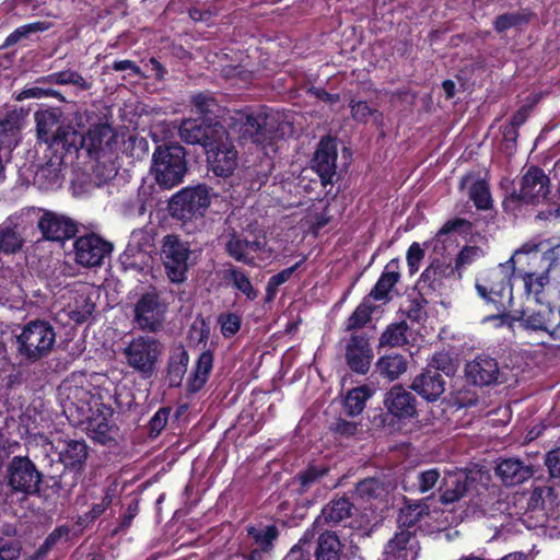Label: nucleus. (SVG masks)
Here are the masks:
<instances>
[{
	"mask_svg": "<svg viewBox=\"0 0 560 560\" xmlns=\"http://www.w3.org/2000/svg\"><path fill=\"white\" fill-rule=\"evenodd\" d=\"M226 125L225 137H217L207 142L206 153L209 167L217 176H230L237 166L238 154L231 142V137L252 142L267 148L276 139L282 138L291 131V126L282 119L278 112L260 109L234 110L223 118Z\"/></svg>",
	"mask_w": 560,
	"mask_h": 560,
	"instance_id": "nucleus-1",
	"label": "nucleus"
},
{
	"mask_svg": "<svg viewBox=\"0 0 560 560\" xmlns=\"http://www.w3.org/2000/svg\"><path fill=\"white\" fill-rule=\"evenodd\" d=\"M446 520L438 529H447L467 518L512 514V492H441Z\"/></svg>",
	"mask_w": 560,
	"mask_h": 560,
	"instance_id": "nucleus-2",
	"label": "nucleus"
},
{
	"mask_svg": "<svg viewBox=\"0 0 560 560\" xmlns=\"http://www.w3.org/2000/svg\"><path fill=\"white\" fill-rule=\"evenodd\" d=\"M537 260V245L526 243L514 252L509 260L481 275L476 281L478 295L495 305L498 311H506L513 306V289L511 279L522 260Z\"/></svg>",
	"mask_w": 560,
	"mask_h": 560,
	"instance_id": "nucleus-3",
	"label": "nucleus"
},
{
	"mask_svg": "<svg viewBox=\"0 0 560 560\" xmlns=\"http://www.w3.org/2000/svg\"><path fill=\"white\" fill-rule=\"evenodd\" d=\"M444 504L441 501V492L439 498L435 497V492L431 495L418 500L405 499V506L400 509L398 514L399 527L408 529L418 527L422 529L424 526L428 527L429 533H439L444 529H438L442 521L446 520V513H444Z\"/></svg>",
	"mask_w": 560,
	"mask_h": 560,
	"instance_id": "nucleus-4",
	"label": "nucleus"
},
{
	"mask_svg": "<svg viewBox=\"0 0 560 560\" xmlns=\"http://www.w3.org/2000/svg\"><path fill=\"white\" fill-rule=\"evenodd\" d=\"M186 172V152L182 145H160L155 149L151 174L161 187L171 189L179 185Z\"/></svg>",
	"mask_w": 560,
	"mask_h": 560,
	"instance_id": "nucleus-5",
	"label": "nucleus"
},
{
	"mask_svg": "<svg viewBox=\"0 0 560 560\" xmlns=\"http://www.w3.org/2000/svg\"><path fill=\"white\" fill-rule=\"evenodd\" d=\"M56 341L54 327L45 320L25 324L16 335L18 353L27 361H37L46 357Z\"/></svg>",
	"mask_w": 560,
	"mask_h": 560,
	"instance_id": "nucleus-6",
	"label": "nucleus"
},
{
	"mask_svg": "<svg viewBox=\"0 0 560 560\" xmlns=\"http://www.w3.org/2000/svg\"><path fill=\"white\" fill-rule=\"evenodd\" d=\"M162 353L163 346L149 336L133 338L124 349L127 364L144 378L154 374Z\"/></svg>",
	"mask_w": 560,
	"mask_h": 560,
	"instance_id": "nucleus-7",
	"label": "nucleus"
},
{
	"mask_svg": "<svg viewBox=\"0 0 560 560\" xmlns=\"http://www.w3.org/2000/svg\"><path fill=\"white\" fill-rule=\"evenodd\" d=\"M211 194L207 186L198 185L180 190L173 196L171 209L180 219L202 217L211 203Z\"/></svg>",
	"mask_w": 560,
	"mask_h": 560,
	"instance_id": "nucleus-8",
	"label": "nucleus"
},
{
	"mask_svg": "<svg viewBox=\"0 0 560 560\" xmlns=\"http://www.w3.org/2000/svg\"><path fill=\"white\" fill-rule=\"evenodd\" d=\"M161 255L171 281L183 282L186 278L190 255L188 244L175 235H167L164 237Z\"/></svg>",
	"mask_w": 560,
	"mask_h": 560,
	"instance_id": "nucleus-9",
	"label": "nucleus"
},
{
	"mask_svg": "<svg viewBox=\"0 0 560 560\" xmlns=\"http://www.w3.org/2000/svg\"><path fill=\"white\" fill-rule=\"evenodd\" d=\"M112 249L110 243L93 233L82 235L73 243L75 262L86 268L100 266Z\"/></svg>",
	"mask_w": 560,
	"mask_h": 560,
	"instance_id": "nucleus-10",
	"label": "nucleus"
},
{
	"mask_svg": "<svg viewBox=\"0 0 560 560\" xmlns=\"http://www.w3.org/2000/svg\"><path fill=\"white\" fill-rule=\"evenodd\" d=\"M226 127L221 122L211 124L205 119L195 118L185 119L179 127V137L183 141L190 144H202L207 148V142H211L217 137H225Z\"/></svg>",
	"mask_w": 560,
	"mask_h": 560,
	"instance_id": "nucleus-11",
	"label": "nucleus"
},
{
	"mask_svg": "<svg viewBox=\"0 0 560 560\" xmlns=\"http://www.w3.org/2000/svg\"><path fill=\"white\" fill-rule=\"evenodd\" d=\"M42 475L27 458L15 456L8 467V483L12 490H38Z\"/></svg>",
	"mask_w": 560,
	"mask_h": 560,
	"instance_id": "nucleus-12",
	"label": "nucleus"
},
{
	"mask_svg": "<svg viewBox=\"0 0 560 560\" xmlns=\"http://www.w3.org/2000/svg\"><path fill=\"white\" fill-rule=\"evenodd\" d=\"M116 138V132L109 124H95L83 136L82 147L85 148L91 156L100 160L101 158H106L113 151Z\"/></svg>",
	"mask_w": 560,
	"mask_h": 560,
	"instance_id": "nucleus-13",
	"label": "nucleus"
},
{
	"mask_svg": "<svg viewBox=\"0 0 560 560\" xmlns=\"http://www.w3.org/2000/svg\"><path fill=\"white\" fill-rule=\"evenodd\" d=\"M165 308L155 292L143 294L135 305V320L143 330L154 331L164 318Z\"/></svg>",
	"mask_w": 560,
	"mask_h": 560,
	"instance_id": "nucleus-14",
	"label": "nucleus"
},
{
	"mask_svg": "<svg viewBox=\"0 0 560 560\" xmlns=\"http://www.w3.org/2000/svg\"><path fill=\"white\" fill-rule=\"evenodd\" d=\"M526 501L525 513H530V517L549 518L553 517L555 508L558 505V492H512V502Z\"/></svg>",
	"mask_w": 560,
	"mask_h": 560,
	"instance_id": "nucleus-15",
	"label": "nucleus"
},
{
	"mask_svg": "<svg viewBox=\"0 0 560 560\" xmlns=\"http://www.w3.org/2000/svg\"><path fill=\"white\" fill-rule=\"evenodd\" d=\"M549 194V178L538 167H530L521 179L518 198L526 203H538Z\"/></svg>",
	"mask_w": 560,
	"mask_h": 560,
	"instance_id": "nucleus-16",
	"label": "nucleus"
},
{
	"mask_svg": "<svg viewBox=\"0 0 560 560\" xmlns=\"http://www.w3.org/2000/svg\"><path fill=\"white\" fill-rule=\"evenodd\" d=\"M525 329L546 331L553 336L560 328V308L555 310L549 305H540L539 310L526 315L524 312L516 318Z\"/></svg>",
	"mask_w": 560,
	"mask_h": 560,
	"instance_id": "nucleus-17",
	"label": "nucleus"
},
{
	"mask_svg": "<svg viewBox=\"0 0 560 560\" xmlns=\"http://www.w3.org/2000/svg\"><path fill=\"white\" fill-rule=\"evenodd\" d=\"M465 375L475 385L488 386L498 382L500 369L495 359L488 355H478L467 362Z\"/></svg>",
	"mask_w": 560,
	"mask_h": 560,
	"instance_id": "nucleus-18",
	"label": "nucleus"
},
{
	"mask_svg": "<svg viewBox=\"0 0 560 560\" xmlns=\"http://www.w3.org/2000/svg\"><path fill=\"white\" fill-rule=\"evenodd\" d=\"M92 288L86 284L79 285L70 292L62 312L74 323H83L94 311V302L91 298Z\"/></svg>",
	"mask_w": 560,
	"mask_h": 560,
	"instance_id": "nucleus-19",
	"label": "nucleus"
},
{
	"mask_svg": "<svg viewBox=\"0 0 560 560\" xmlns=\"http://www.w3.org/2000/svg\"><path fill=\"white\" fill-rule=\"evenodd\" d=\"M384 406L392 416L398 419H410L417 412L415 396L400 385L393 386L386 393Z\"/></svg>",
	"mask_w": 560,
	"mask_h": 560,
	"instance_id": "nucleus-20",
	"label": "nucleus"
},
{
	"mask_svg": "<svg viewBox=\"0 0 560 560\" xmlns=\"http://www.w3.org/2000/svg\"><path fill=\"white\" fill-rule=\"evenodd\" d=\"M346 358L350 369L357 373L365 374L371 365L373 350L365 336L354 335L347 345Z\"/></svg>",
	"mask_w": 560,
	"mask_h": 560,
	"instance_id": "nucleus-21",
	"label": "nucleus"
},
{
	"mask_svg": "<svg viewBox=\"0 0 560 560\" xmlns=\"http://www.w3.org/2000/svg\"><path fill=\"white\" fill-rule=\"evenodd\" d=\"M38 229L45 238L51 241H63L70 238L77 232L73 221L54 212H46L39 219Z\"/></svg>",
	"mask_w": 560,
	"mask_h": 560,
	"instance_id": "nucleus-22",
	"label": "nucleus"
},
{
	"mask_svg": "<svg viewBox=\"0 0 560 560\" xmlns=\"http://www.w3.org/2000/svg\"><path fill=\"white\" fill-rule=\"evenodd\" d=\"M337 159V148L332 139H322L314 156V168L322 178V182L328 183L335 174Z\"/></svg>",
	"mask_w": 560,
	"mask_h": 560,
	"instance_id": "nucleus-23",
	"label": "nucleus"
},
{
	"mask_svg": "<svg viewBox=\"0 0 560 560\" xmlns=\"http://www.w3.org/2000/svg\"><path fill=\"white\" fill-rule=\"evenodd\" d=\"M411 388L422 398L434 401L444 393L445 382L441 373L429 370L415 377Z\"/></svg>",
	"mask_w": 560,
	"mask_h": 560,
	"instance_id": "nucleus-24",
	"label": "nucleus"
},
{
	"mask_svg": "<svg viewBox=\"0 0 560 560\" xmlns=\"http://www.w3.org/2000/svg\"><path fill=\"white\" fill-rule=\"evenodd\" d=\"M497 475L505 486L513 487L528 480L533 469L517 458H506L497 466Z\"/></svg>",
	"mask_w": 560,
	"mask_h": 560,
	"instance_id": "nucleus-25",
	"label": "nucleus"
},
{
	"mask_svg": "<svg viewBox=\"0 0 560 560\" xmlns=\"http://www.w3.org/2000/svg\"><path fill=\"white\" fill-rule=\"evenodd\" d=\"M20 140V127L15 120L0 122V183L4 179V163Z\"/></svg>",
	"mask_w": 560,
	"mask_h": 560,
	"instance_id": "nucleus-26",
	"label": "nucleus"
},
{
	"mask_svg": "<svg viewBox=\"0 0 560 560\" xmlns=\"http://www.w3.org/2000/svg\"><path fill=\"white\" fill-rule=\"evenodd\" d=\"M38 140L47 144H55L56 136L61 126L59 115L52 110H43L35 114Z\"/></svg>",
	"mask_w": 560,
	"mask_h": 560,
	"instance_id": "nucleus-27",
	"label": "nucleus"
},
{
	"mask_svg": "<svg viewBox=\"0 0 560 560\" xmlns=\"http://www.w3.org/2000/svg\"><path fill=\"white\" fill-rule=\"evenodd\" d=\"M399 277V260L392 259L385 266L383 273L369 296L376 301L385 300L390 289L398 282Z\"/></svg>",
	"mask_w": 560,
	"mask_h": 560,
	"instance_id": "nucleus-28",
	"label": "nucleus"
},
{
	"mask_svg": "<svg viewBox=\"0 0 560 560\" xmlns=\"http://www.w3.org/2000/svg\"><path fill=\"white\" fill-rule=\"evenodd\" d=\"M352 508L353 504L345 497L334 499L322 510V514L316 520V523H319L323 518L328 525L335 526L351 516Z\"/></svg>",
	"mask_w": 560,
	"mask_h": 560,
	"instance_id": "nucleus-29",
	"label": "nucleus"
},
{
	"mask_svg": "<svg viewBox=\"0 0 560 560\" xmlns=\"http://www.w3.org/2000/svg\"><path fill=\"white\" fill-rule=\"evenodd\" d=\"M213 366V355L210 351H203L196 363L195 370L188 378L187 388L196 393L206 384Z\"/></svg>",
	"mask_w": 560,
	"mask_h": 560,
	"instance_id": "nucleus-30",
	"label": "nucleus"
},
{
	"mask_svg": "<svg viewBox=\"0 0 560 560\" xmlns=\"http://www.w3.org/2000/svg\"><path fill=\"white\" fill-rule=\"evenodd\" d=\"M59 459L67 467L80 465L86 458V445L83 441L69 440L57 445Z\"/></svg>",
	"mask_w": 560,
	"mask_h": 560,
	"instance_id": "nucleus-31",
	"label": "nucleus"
},
{
	"mask_svg": "<svg viewBox=\"0 0 560 560\" xmlns=\"http://www.w3.org/2000/svg\"><path fill=\"white\" fill-rule=\"evenodd\" d=\"M400 528L401 530L396 533L385 546L384 552L390 560H400L407 557L408 545L416 533V529L411 530L405 527Z\"/></svg>",
	"mask_w": 560,
	"mask_h": 560,
	"instance_id": "nucleus-32",
	"label": "nucleus"
},
{
	"mask_svg": "<svg viewBox=\"0 0 560 560\" xmlns=\"http://www.w3.org/2000/svg\"><path fill=\"white\" fill-rule=\"evenodd\" d=\"M376 370L388 381L397 380L407 370V362L402 355H384L376 362Z\"/></svg>",
	"mask_w": 560,
	"mask_h": 560,
	"instance_id": "nucleus-33",
	"label": "nucleus"
},
{
	"mask_svg": "<svg viewBox=\"0 0 560 560\" xmlns=\"http://www.w3.org/2000/svg\"><path fill=\"white\" fill-rule=\"evenodd\" d=\"M71 537V528L69 525L57 526L48 536L45 538L43 544L34 551L30 557V560H42L50 550L61 540L69 541Z\"/></svg>",
	"mask_w": 560,
	"mask_h": 560,
	"instance_id": "nucleus-34",
	"label": "nucleus"
},
{
	"mask_svg": "<svg viewBox=\"0 0 560 560\" xmlns=\"http://www.w3.org/2000/svg\"><path fill=\"white\" fill-rule=\"evenodd\" d=\"M341 544L336 534L325 533L318 538L316 560H340Z\"/></svg>",
	"mask_w": 560,
	"mask_h": 560,
	"instance_id": "nucleus-35",
	"label": "nucleus"
},
{
	"mask_svg": "<svg viewBox=\"0 0 560 560\" xmlns=\"http://www.w3.org/2000/svg\"><path fill=\"white\" fill-rule=\"evenodd\" d=\"M374 395V389L369 385H362L348 392L345 398V408L349 416L360 415L368 399Z\"/></svg>",
	"mask_w": 560,
	"mask_h": 560,
	"instance_id": "nucleus-36",
	"label": "nucleus"
},
{
	"mask_svg": "<svg viewBox=\"0 0 560 560\" xmlns=\"http://www.w3.org/2000/svg\"><path fill=\"white\" fill-rule=\"evenodd\" d=\"M189 362V355L184 348L174 351L168 363V383L170 386H179L186 373Z\"/></svg>",
	"mask_w": 560,
	"mask_h": 560,
	"instance_id": "nucleus-37",
	"label": "nucleus"
},
{
	"mask_svg": "<svg viewBox=\"0 0 560 560\" xmlns=\"http://www.w3.org/2000/svg\"><path fill=\"white\" fill-rule=\"evenodd\" d=\"M35 183L40 189H52L61 185L59 163L42 165L35 173Z\"/></svg>",
	"mask_w": 560,
	"mask_h": 560,
	"instance_id": "nucleus-38",
	"label": "nucleus"
},
{
	"mask_svg": "<svg viewBox=\"0 0 560 560\" xmlns=\"http://www.w3.org/2000/svg\"><path fill=\"white\" fill-rule=\"evenodd\" d=\"M408 326L406 322H399L396 324H392L387 327V329L382 334L380 338V346L384 347H399L402 346L407 341L406 332Z\"/></svg>",
	"mask_w": 560,
	"mask_h": 560,
	"instance_id": "nucleus-39",
	"label": "nucleus"
},
{
	"mask_svg": "<svg viewBox=\"0 0 560 560\" xmlns=\"http://www.w3.org/2000/svg\"><path fill=\"white\" fill-rule=\"evenodd\" d=\"M370 296L365 298L352 315L346 322V329L353 330L363 327L371 318V315L374 311V306L371 303Z\"/></svg>",
	"mask_w": 560,
	"mask_h": 560,
	"instance_id": "nucleus-40",
	"label": "nucleus"
},
{
	"mask_svg": "<svg viewBox=\"0 0 560 560\" xmlns=\"http://www.w3.org/2000/svg\"><path fill=\"white\" fill-rule=\"evenodd\" d=\"M225 278L232 281L233 287L246 295L248 300H255L258 296V292L252 285L249 278L241 269H228L225 271Z\"/></svg>",
	"mask_w": 560,
	"mask_h": 560,
	"instance_id": "nucleus-41",
	"label": "nucleus"
},
{
	"mask_svg": "<svg viewBox=\"0 0 560 560\" xmlns=\"http://www.w3.org/2000/svg\"><path fill=\"white\" fill-rule=\"evenodd\" d=\"M108 415L98 413L92 416L89 419V431L92 434V438L97 440L101 443H105L109 439V432L112 429L110 420Z\"/></svg>",
	"mask_w": 560,
	"mask_h": 560,
	"instance_id": "nucleus-42",
	"label": "nucleus"
},
{
	"mask_svg": "<svg viewBox=\"0 0 560 560\" xmlns=\"http://www.w3.org/2000/svg\"><path fill=\"white\" fill-rule=\"evenodd\" d=\"M23 238L21 234L11 226L3 224L0 226V249L4 253H14L22 247Z\"/></svg>",
	"mask_w": 560,
	"mask_h": 560,
	"instance_id": "nucleus-43",
	"label": "nucleus"
},
{
	"mask_svg": "<svg viewBox=\"0 0 560 560\" xmlns=\"http://www.w3.org/2000/svg\"><path fill=\"white\" fill-rule=\"evenodd\" d=\"M226 250L234 259L245 264H252L253 258L249 257L248 238L233 235L226 243Z\"/></svg>",
	"mask_w": 560,
	"mask_h": 560,
	"instance_id": "nucleus-44",
	"label": "nucleus"
},
{
	"mask_svg": "<svg viewBox=\"0 0 560 560\" xmlns=\"http://www.w3.org/2000/svg\"><path fill=\"white\" fill-rule=\"evenodd\" d=\"M525 291L527 295H534L538 302V295L544 291L545 285L548 283L549 278L547 272H524L522 276Z\"/></svg>",
	"mask_w": 560,
	"mask_h": 560,
	"instance_id": "nucleus-45",
	"label": "nucleus"
},
{
	"mask_svg": "<svg viewBox=\"0 0 560 560\" xmlns=\"http://www.w3.org/2000/svg\"><path fill=\"white\" fill-rule=\"evenodd\" d=\"M489 479V474L482 470H471L469 474H459L457 476V481L464 482L460 490H479V488H487ZM456 490H459V488Z\"/></svg>",
	"mask_w": 560,
	"mask_h": 560,
	"instance_id": "nucleus-46",
	"label": "nucleus"
},
{
	"mask_svg": "<svg viewBox=\"0 0 560 560\" xmlns=\"http://www.w3.org/2000/svg\"><path fill=\"white\" fill-rule=\"evenodd\" d=\"M469 196L478 209L487 210L492 205L489 187L485 180H476L469 189Z\"/></svg>",
	"mask_w": 560,
	"mask_h": 560,
	"instance_id": "nucleus-47",
	"label": "nucleus"
},
{
	"mask_svg": "<svg viewBox=\"0 0 560 560\" xmlns=\"http://www.w3.org/2000/svg\"><path fill=\"white\" fill-rule=\"evenodd\" d=\"M83 136L74 130L70 125L61 124L58 133L56 136L55 144H60L63 148H78L82 147Z\"/></svg>",
	"mask_w": 560,
	"mask_h": 560,
	"instance_id": "nucleus-48",
	"label": "nucleus"
},
{
	"mask_svg": "<svg viewBox=\"0 0 560 560\" xmlns=\"http://www.w3.org/2000/svg\"><path fill=\"white\" fill-rule=\"evenodd\" d=\"M194 107L196 114L200 115L201 119L205 121H211L209 115L214 114L218 105L215 101L206 94H198L192 98Z\"/></svg>",
	"mask_w": 560,
	"mask_h": 560,
	"instance_id": "nucleus-49",
	"label": "nucleus"
},
{
	"mask_svg": "<svg viewBox=\"0 0 560 560\" xmlns=\"http://www.w3.org/2000/svg\"><path fill=\"white\" fill-rule=\"evenodd\" d=\"M48 26L44 22H34L23 26L18 27L13 33H11L4 42L5 46H11L18 43L20 39L27 37L32 33L43 32L47 30Z\"/></svg>",
	"mask_w": 560,
	"mask_h": 560,
	"instance_id": "nucleus-50",
	"label": "nucleus"
},
{
	"mask_svg": "<svg viewBox=\"0 0 560 560\" xmlns=\"http://www.w3.org/2000/svg\"><path fill=\"white\" fill-rule=\"evenodd\" d=\"M117 174V166L110 159L98 161L94 166V176L97 185H102L113 179Z\"/></svg>",
	"mask_w": 560,
	"mask_h": 560,
	"instance_id": "nucleus-51",
	"label": "nucleus"
},
{
	"mask_svg": "<svg viewBox=\"0 0 560 560\" xmlns=\"http://www.w3.org/2000/svg\"><path fill=\"white\" fill-rule=\"evenodd\" d=\"M48 80L57 84H73L80 88H86L85 80L79 73L70 70L52 73L48 77Z\"/></svg>",
	"mask_w": 560,
	"mask_h": 560,
	"instance_id": "nucleus-52",
	"label": "nucleus"
},
{
	"mask_svg": "<svg viewBox=\"0 0 560 560\" xmlns=\"http://www.w3.org/2000/svg\"><path fill=\"white\" fill-rule=\"evenodd\" d=\"M485 255V250L478 246H465L456 258L455 266L457 269L463 268L480 259Z\"/></svg>",
	"mask_w": 560,
	"mask_h": 560,
	"instance_id": "nucleus-53",
	"label": "nucleus"
},
{
	"mask_svg": "<svg viewBox=\"0 0 560 560\" xmlns=\"http://www.w3.org/2000/svg\"><path fill=\"white\" fill-rule=\"evenodd\" d=\"M22 545L16 539L0 538V560H18Z\"/></svg>",
	"mask_w": 560,
	"mask_h": 560,
	"instance_id": "nucleus-54",
	"label": "nucleus"
},
{
	"mask_svg": "<svg viewBox=\"0 0 560 560\" xmlns=\"http://www.w3.org/2000/svg\"><path fill=\"white\" fill-rule=\"evenodd\" d=\"M219 324L222 335L224 337H232L240 330L241 317L234 313H225L220 315Z\"/></svg>",
	"mask_w": 560,
	"mask_h": 560,
	"instance_id": "nucleus-55",
	"label": "nucleus"
},
{
	"mask_svg": "<svg viewBox=\"0 0 560 560\" xmlns=\"http://www.w3.org/2000/svg\"><path fill=\"white\" fill-rule=\"evenodd\" d=\"M62 389L67 393V399L79 409L84 410L89 406V393L78 386L63 385Z\"/></svg>",
	"mask_w": 560,
	"mask_h": 560,
	"instance_id": "nucleus-56",
	"label": "nucleus"
},
{
	"mask_svg": "<svg viewBox=\"0 0 560 560\" xmlns=\"http://www.w3.org/2000/svg\"><path fill=\"white\" fill-rule=\"evenodd\" d=\"M418 479L420 482L419 490H431L434 487H438V489L441 490L443 487L440 472L436 469H429L421 472Z\"/></svg>",
	"mask_w": 560,
	"mask_h": 560,
	"instance_id": "nucleus-57",
	"label": "nucleus"
},
{
	"mask_svg": "<svg viewBox=\"0 0 560 560\" xmlns=\"http://www.w3.org/2000/svg\"><path fill=\"white\" fill-rule=\"evenodd\" d=\"M278 537V528L275 525L267 526L264 530L255 535V541L267 550L272 546L273 540Z\"/></svg>",
	"mask_w": 560,
	"mask_h": 560,
	"instance_id": "nucleus-58",
	"label": "nucleus"
},
{
	"mask_svg": "<svg viewBox=\"0 0 560 560\" xmlns=\"http://www.w3.org/2000/svg\"><path fill=\"white\" fill-rule=\"evenodd\" d=\"M424 256V252L419 243H412L407 252V262L411 273L418 271L419 264Z\"/></svg>",
	"mask_w": 560,
	"mask_h": 560,
	"instance_id": "nucleus-59",
	"label": "nucleus"
},
{
	"mask_svg": "<svg viewBox=\"0 0 560 560\" xmlns=\"http://www.w3.org/2000/svg\"><path fill=\"white\" fill-rule=\"evenodd\" d=\"M470 230V223L464 219H454L447 221L438 233V237L453 233V232H468Z\"/></svg>",
	"mask_w": 560,
	"mask_h": 560,
	"instance_id": "nucleus-60",
	"label": "nucleus"
},
{
	"mask_svg": "<svg viewBox=\"0 0 560 560\" xmlns=\"http://www.w3.org/2000/svg\"><path fill=\"white\" fill-rule=\"evenodd\" d=\"M545 464L551 478H560V448L549 452Z\"/></svg>",
	"mask_w": 560,
	"mask_h": 560,
	"instance_id": "nucleus-61",
	"label": "nucleus"
},
{
	"mask_svg": "<svg viewBox=\"0 0 560 560\" xmlns=\"http://www.w3.org/2000/svg\"><path fill=\"white\" fill-rule=\"evenodd\" d=\"M300 264H295L294 266L290 267V268H287L284 270H282L281 272L272 276L270 279H269V282H268V290L271 291V290H276L279 285L283 284L284 282H287L291 276L293 275V272L296 270V268L299 267Z\"/></svg>",
	"mask_w": 560,
	"mask_h": 560,
	"instance_id": "nucleus-62",
	"label": "nucleus"
},
{
	"mask_svg": "<svg viewBox=\"0 0 560 560\" xmlns=\"http://www.w3.org/2000/svg\"><path fill=\"white\" fill-rule=\"evenodd\" d=\"M138 511H139V501L133 500L131 503H129L126 512L121 516V521H120L118 529L124 530V529L128 528L131 525V522L135 518V516L138 514Z\"/></svg>",
	"mask_w": 560,
	"mask_h": 560,
	"instance_id": "nucleus-63",
	"label": "nucleus"
},
{
	"mask_svg": "<svg viewBox=\"0 0 560 560\" xmlns=\"http://www.w3.org/2000/svg\"><path fill=\"white\" fill-rule=\"evenodd\" d=\"M168 419V411L166 409H160L155 412L150 421L151 432L159 434L162 429L166 425Z\"/></svg>",
	"mask_w": 560,
	"mask_h": 560,
	"instance_id": "nucleus-64",
	"label": "nucleus"
}]
</instances>
